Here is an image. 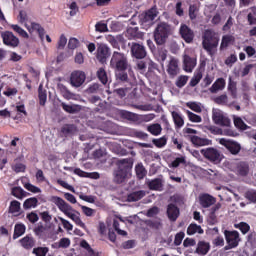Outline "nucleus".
Wrapping results in <instances>:
<instances>
[{
	"label": "nucleus",
	"mask_w": 256,
	"mask_h": 256,
	"mask_svg": "<svg viewBox=\"0 0 256 256\" xmlns=\"http://www.w3.org/2000/svg\"><path fill=\"white\" fill-rule=\"evenodd\" d=\"M110 66L115 71L117 81L129 83V75L127 74L129 61L127 60V56L121 52L115 51L110 60Z\"/></svg>",
	"instance_id": "obj_1"
},
{
	"label": "nucleus",
	"mask_w": 256,
	"mask_h": 256,
	"mask_svg": "<svg viewBox=\"0 0 256 256\" xmlns=\"http://www.w3.org/2000/svg\"><path fill=\"white\" fill-rule=\"evenodd\" d=\"M219 34L213 29H206L202 35V47L204 51L213 57L217 53V47H219Z\"/></svg>",
	"instance_id": "obj_2"
},
{
	"label": "nucleus",
	"mask_w": 256,
	"mask_h": 256,
	"mask_svg": "<svg viewBox=\"0 0 256 256\" xmlns=\"http://www.w3.org/2000/svg\"><path fill=\"white\" fill-rule=\"evenodd\" d=\"M51 202L55 203L58 209L66 215V217H69L78 227H81L82 229H87V226L83 223L81 220V217L77 216V214H74L73 212V207L71 205L67 204L63 198L59 196H52L51 197Z\"/></svg>",
	"instance_id": "obj_3"
},
{
	"label": "nucleus",
	"mask_w": 256,
	"mask_h": 256,
	"mask_svg": "<svg viewBox=\"0 0 256 256\" xmlns=\"http://www.w3.org/2000/svg\"><path fill=\"white\" fill-rule=\"evenodd\" d=\"M175 33V28L167 22H160L157 24L153 32V37L156 45H165L167 39Z\"/></svg>",
	"instance_id": "obj_4"
},
{
	"label": "nucleus",
	"mask_w": 256,
	"mask_h": 256,
	"mask_svg": "<svg viewBox=\"0 0 256 256\" xmlns=\"http://www.w3.org/2000/svg\"><path fill=\"white\" fill-rule=\"evenodd\" d=\"M118 169L114 172V183L121 185L125 183L127 175L133 169V158H124L117 161Z\"/></svg>",
	"instance_id": "obj_5"
},
{
	"label": "nucleus",
	"mask_w": 256,
	"mask_h": 256,
	"mask_svg": "<svg viewBox=\"0 0 256 256\" xmlns=\"http://www.w3.org/2000/svg\"><path fill=\"white\" fill-rule=\"evenodd\" d=\"M157 15H159V11H157L156 6L148 9L147 11L139 15L140 24L142 25V27H151Z\"/></svg>",
	"instance_id": "obj_6"
},
{
	"label": "nucleus",
	"mask_w": 256,
	"mask_h": 256,
	"mask_svg": "<svg viewBox=\"0 0 256 256\" xmlns=\"http://www.w3.org/2000/svg\"><path fill=\"white\" fill-rule=\"evenodd\" d=\"M224 237L227 245L224 247L225 251H229L230 249H235V247L239 246V232L237 230H225Z\"/></svg>",
	"instance_id": "obj_7"
},
{
	"label": "nucleus",
	"mask_w": 256,
	"mask_h": 256,
	"mask_svg": "<svg viewBox=\"0 0 256 256\" xmlns=\"http://www.w3.org/2000/svg\"><path fill=\"white\" fill-rule=\"evenodd\" d=\"M201 153L205 157V159H207L211 163H215L216 165L221 163V161H223L221 152L216 148L210 147V148L202 149Z\"/></svg>",
	"instance_id": "obj_8"
},
{
	"label": "nucleus",
	"mask_w": 256,
	"mask_h": 256,
	"mask_svg": "<svg viewBox=\"0 0 256 256\" xmlns=\"http://www.w3.org/2000/svg\"><path fill=\"white\" fill-rule=\"evenodd\" d=\"M1 37H2L3 43L6 45V47H11L12 49L19 47L20 41L17 38V36H15V34H13V32H11V31L1 32Z\"/></svg>",
	"instance_id": "obj_9"
},
{
	"label": "nucleus",
	"mask_w": 256,
	"mask_h": 256,
	"mask_svg": "<svg viewBox=\"0 0 256 256\" xmlns=\"http://www.w3.org/2000/svg\"><path fill=\"white\" fill-rule=\"evenodd\" d=\"M87 79V75L85 72L81 70H75L70 74V85L75 87L76 89L81 87L85 80Z\"/></svg>",
	"instance_id": "obj_10"
},
{
	"label": "nucleus",
	"mask_w": 256,
	"mask_h": 256,
	"mask_svg": "<svg viewBox=\"0 0 256 256\" xmlns=\"http://www.w3.org/2000/svg\"><path fill=\"white\" fill-rule=\"evenodd\" d=\"M219 143L220 145H223V147H226L227 151H229L231 155H239V153H241V144L238 142L221 138Z\"/></svg>",
	"instance_id": "obj_11"
},
{
	"label": "nucleus",
	"mask_w": 256,
	"mask_h": 256,
	"mask_svg": "<svg viewBox=\"0 0 256 256\" xmlns=\"http://www.w3.org/2000/svg\"><path fill=\"white\" fill-rule=\"evenodd\" d=\"M212 120L215 125H219V127H231V119L227 117L221 111H215L212 113Z\"/></svg>",
	"instance_id": "obj_12"
},
{
	"label": "nucleus",
	"mask_w": 256,
	"mask_h": 256,
	"mask_svg": "<svg viewBox=\"0 0 256 256\" xmlns=\"http://www.w3.org/2000/svg\"><path fill=\"white\" fill-rule=\"evenodd\" d=\"M130 51L132 57L135 59H145L147 57V50H145V46H143V44L133 42Z\"/></svg>",
	"instance_id": "obj_13"
},
{
	"label": "nucleus",
	"mask_w": 256,
	"mask_h": 256,
	"mask_svg": "<svg viewBox=\"0 0 256 256\" xmlns=\"http://www.w3.org/2000/svg\"><path fill=\"white\" fill-rule=\"evenodd\" d=\"M111 57V49L105 44H100L97 48L96 59L99 63H107V59Z\"/></svg>",
	"instance_id": "obj_14"
},
{
	"label": "nucleus",
	"mask_w": 256,
	"mask_h": 256,
	"mask_svg": "<svg viewBox=\"0 0 256 256\" xmlns=\"http://www.w3.org/2000/svg\"><path fill=\"white\" fill-rule=\"evenodd\" d=\"M179 33L185 43H191L195 39V32L187 24H181Z\"/></svg>",
	"instance_id": "obj_15"
},
{
	"label": "nucleus",
	"mask_w": 256,
	"mask_h": 256,
	"mask_svg": "<svg viewBox=\"0 0 256 256\" xmlns=\"http://www.w3.org/2000/svg\"><path fill=\"white\" fill-rule=\"evenodd\" d=\"M166 213L169 221L175 222L179 219V207L173 203L168 204Z\"/></svg>",
	"instance_id": "obj_16"
},
{
	"label": "nucleus",
	"mask_w": 256,
	"mask_h": 256,
	"mask_svg": "<svg viewBox=\"0 0 256 256\" xmlns=\"http://www.w3.org/2000/svg\"><path fill=\"white\" fill-rule=\"evenodd\" d=\"M200 205L204 209L211 207L217 203V198L211 196L210 194H203L199 197Z\"/></svg>",
	"instance_id": "obj_17"
},
{
	"label": "nucleus",
	"mask_w": 256,
	"mask_h": 256,
	"mask_svg": "<svg viewBox=\"0 0 256 256\" xmlns=\"http://www.w3.org/2000/svg\"><path fill=\"white\" fill-rule=\"evenodd\" d=\"M167 73L170 77H177L179 75V60L171 58L167 66Z\"/></svg>",
	"instance_id": "obj_18"
},
{
	"label": "nucleus",
	"mask_w": 256,
	"mask_h": 256,
	"mask_svg": "<svg viewBox=\"0 0 256 256\" xmlns=\"http://www.w3.org/2000/svg\"><path fill=\"white\" fill-rule=\"evenodd\" d=\"M125 37L130 41L133 39H143V33L139 31V27H129L125 32Z\"/></svg>",
	"instance_id": "obj_19"
},
{
	"label": "nucleus",
	"mask_w": 256,
	"mask_h": 256,
	"mask_svg": "<svg viewBox=\"0 0 256 256\" xmlns=\"http://www.w3.org/2000/svg\"><path fill=\"white\" fill-rule=\"evenodd\" d=\"M183 63L186 73H193V69L197 65V59L191 58L189 55H184Z\"/></svg>",
	"instance_id": "obj_20"
},
{
	"label": "nucleus",
	"mask_w": 256,
	"mask_h": 256,
	"mask_svg": "<svg viewBox=\"0 0 256 256\" xmlns=\"http://www.w3.org/2000/svg\"><path fill=\"white\" fill-rule=\"evenodd\" d=\"M249 163L245 161L238 162L236 164V173L240 175V177H247L249 175Z\"/></svg>",
	"instance_id": "obj_21"
},
{
	"label": "nucleus",
	"mask_w": 256,
	"mask_h": 256,
	"mask_svg": "<svg viewBox=\"0 0 256 256\" xmlns=\"http://www.w3.org/2000/svg\"><path fill=\"white\" fill-rule=\"evenodd\" d=\"M190 141L192 144H194L195 147H205L207 145H211L212 143L210 139L202 138L195 135L190 136Z\"/></svg>",
	"instance_id": "obj_22"
},
{
	"label": "nucleus",
	"mask_w": 256,
	"mask_h": 256,
	"mask_svg": "<svg viewBox=\"0 0 256 256\" xmlns=\"http://www.w3.org/2000/svg\"><path fill=\"white\" fill-rule=\"evenodd\" d=\"M35 238L33 236L26 235L22 239H20V244L23 247V249H26V251H31L33 247H35Z\"/></svg>",
	"instance_id": "obj_23"
},
{
	"label": "nucleus",
	"mask_w": 256,
	"mask_h": 256,
	"mask_svg": "<svg viewBox=\"0 0 256 256\" xmlns=\"http://www.w3.org/2000/svg\"><path fill=\"white\" fill-rule=\"evenodd\" d=\"M219 209H221V203H217L215 204L211 209H210V213L208 215L207 221H208V225H215V223H217V211H219Z\"/></svg>",
	"instance_id": "obj_24"
},
{
	"label": "nucleus",
	"mask_w": 256,
	"mask_h": 256,
	"mask_svg": "<svg viewBox=\"0 0 256 256\" xmlns=\"http://www.w3.org/2000/svg\"><path fill=\"white\" fill-rule=\"evenodd\" d=\"M225 85H227V82L224 80V78H218L209 88V91L210 93H217L218 91H223V89H225Z\"/></svg>",
	"instance_id": "obj_25"
},
{
	"label": "nucleus",
	"mask_w": 256,
	"mask_h": 256,
	"mask_svg": "<svg viewBox=\"0 0 256 256\" xmlns=\"http://www.w3.org/2000/svg\"><path fill=\"white\" fill-rule=\"evenodd\" d=\"M171 116L176 129H181L183 125H185V120L183 119V115L177 111H172Z\"/></svg>",
	"instance_id": "obj_26"
},
{
	"label": "nucleus",
	"mask_w": 256,
	"mask_h": 256,
	"mask_svg": "<svg viewBox=\"0 0 256 256\" xmlns=\"http://www.w3.org/2000/svg\"><path fill=\"white\" fill-rule=\"evenodd\" d=\"M211 249L209 242L199 241L196 248V253L198 255H207Z\"/></svg>",
	"instance_id": "obj_27"
},
{
	"label": "nucleus",
	"mask_w": 256,
	"mask_h": 256,
	"mask_svg": "<svg viewBox=\"0 0 256 256\" xmlns=\"http://www.w3.org/2000/svg\"><path fill=\"white\" fill-rule=\"evenodd\" d=\"M145 195V190L135 191L127 196V201H129V203H135L136 201H141Z\"/></svg>",
	"instance_id": "obj_28"
},
{
	"label": "nucleus",
	"mask_w": 256,
	"mask_h": 256,
	"mask_svg": "<svg viewBox=\"0 0 256 256\" xmlns=\"http://www.w3.org/2000/svg\"><path fill=\"white\" fill-rule=\"evenodd\" d=\"M144 225H146V227H149L150 229H154L155 231H159V229L163 227V223L161 222L160 218L145 220Z\"/></svg>",
	"instance_id": "obj_29"
},
{
	"label": "nucleus",
	"mask_w": 256,
	"mask_h": 256,
	"mask_svg": "<svg viewBox=\"0 0 256 256\" xmlns=\"http://www.w3.org/2000/svg\"><path fill=\"white\" fill-rule=\"evenodd\" d=\"M58 90L60 91L62 97H64V99H66L67 101L73 99V97H75V95L73 94V92H71L69 90V88H67V86H65L64 84L59 83L57 85Z\"/></svg>",
	"instance_id": "obj_30"
},
{
	"label": "nucleus",
	"mask_w": 256,
	"mask_h": 256,
	"mask_svg": "<svg viewBox=\"0 0 256 256\" xmlns=\"http://www.w3.org/2000/svg\"><path fill=\"white\" fill-rule=\"evenodd\" d=\"M61 107L63 111H65L66 113H69L70 115H75V113H79V111H81V106L75 105V104L69 105V104H66L65 102H62Z\"/></svg>",
	"instance_id": "obj_31"
},
{
	"label": "nucleus",
	"mask_w": 256,
	"mask_h": 256,
	"mask_svg": "<svg viewBox=\"0 0 256 256\" xmlns=\"http://www.w3.org/2000/svg\"><path fill=\"white\" fill-rule=\"evenodd\" d=\"M39 205V200L37 197H31L24 201L23 203V209L25 211H29V209H35Z\"/></svg>",
	"instance_id": "obj_32"
},
{
	"label": "nucleus",
	"mask_w": 256,
	"mask_h": 256,
	"mask_svg": "<svg viewBox=\"0 0 256 256\" xmlns=\"http://www.w3.org/2000/svg\"><path fill=\"white\" fill-rule=\"evenodd\" d=\"M147 131L154 137H159V135L163 131V127H161V124L159 123H154L147 126Z\"/></svg>",
	"instance_id": "obj_33"
},
{
	"label": "nucleus",
	"mask_w": 256,
	"mask_h": 256,
	"mask_svg": "<svg viewBox=\"0 0 256 256\" xmlns=\"http://www.w3.org/2000/svg\"><path fill=\"white\" fill-rule=\"evenodd\" d=\"M11 195H13V197H16V199H23V198L27 197V195H29V193H27L25 190H23V188H21L19 186H15L11 189Z\"/></svg>",
	"instance_id": "obj_34"
},
{
	"label": "nucleus",
	"mask_w": 256,
	"mask_h": 256,
	"mask_svg": "<svg viewBox=\"0 0 256 256\" xmlns=\"http://www.w3.org/2000/svg\"><path fill=\"white\" fill-rule=\"evenodd\" d=\"M38 99H39V105H41L42 107H45V103H47V90L43 89V84L39 85Z\"/></svg>",
	"instance_id": "obj_35"
},
{
	"label": "nucleus",
	"mask_w": 256,
	"mask_h": 256,
	"mask_svg": "<svg viewBox=\"0 0 256 256\" xmlns=\"http://www.w3.org/2000/svg\"><path fill=\"white\" fill-rule=\"evenodd\" d=\"M28 31L29 33H31V31H37L40 39H43L45 37V28H43L41 24L37 22H32L31 29H28Z\"/></svg>",
	"instance_id": "obj_36"
},
{
	"label": "nucleus",
	"mask_w": 256,
	"mask_h": 256,
	"mask_svg": "<svg viewBox=\"0 0 256 256\" xmlns=\"http://www.w3.org/2000/svg\"><path fill=\"white\" fill-rule=\"evenodd\" d=\"M195 233H199V235H203L205 231L201 226L197 225L196 223H192L187 228V235H195Z\"/></svg>",
	"instance_id": "obj_37"
},
{
	"label": "nucleus",
	"mask_w": 256,
	"mask_h": 256,
	"mask_svg": "<svg viewBox=\"0 0 256 256\" xmlns=\"http://www.w3.org/2000/svg\"><path fill=\"white\" fill-rule=\"evenodd\" d=\"M231 43H235V36L233 35H224L222 36L220 49H227Z\"/></svg>",
	"instance_id": "obj_38"
},
{
	"label": "nucleus",
	"mask_w": 256,
	"mask_h": 256,
	"mask_svg": "<svg viewBox=\"0 0 256 256\" xmlns=\"http://www.w3.org/2000/svg\"><path fill=\"white\" fill-rule=\"evenodd\" d=\"M26 229L25 224H16L14 227L13 239H19V237L25 235Z\"/></svg>",
	"instance_id": "obj_39"
},
{
	"label": "nucleus",
	"mask_w": 256,
	"mask_h": 256,
	"mask_svg": "<svg viewBox=\"0 0 256 256\" xmlns=\"http://www.w3.org/2000/svg\"><path fill=\"white\" fill-rule=\"evenodd\" d=\"M96 75L102 85H107V83H109V77L107 76V71H105L104 68H99Z\"/></svg>",
	"instance_id": "obj_40"
},
{
	"label": "nucleus",
	"mask_w": 256,
	"mask_h": 256,
	"mask_svg": "<svg viewBox=\"0 0 256 256\" xmlns=\"http://www.w3.org/2000/svg\"><path fill=\"white\" fill-rule=\"evenodd\" d=\"M136 177L139 179H145L147 177V169L143 166V163H139L135 166Z\"/></svg>",
	"instance_id": "obj_41"
},
{
	"label": "nucleus",
	"mask_w": 256,
	"mask_h": 256,
	"mask_svg": "<svg viewBox=\"0 0 256 256\" xmlns=\"http://www.w3.org/2000/svg\"><path fill=\"white\" fill-rule=\"evenodd\" d=\"M148 187L151 191H159L163 187V182L159 178H155L148 183Z\"/></svg>",
	"instance_id": "obj_42"
},
{
	"label": "nucleus",
	"mask_w": 256,
	"mask_h": 256,
	"mask_svg": "<svg viewBox=\"0 0 256 256\" xmlns=\"http://www.w3.org/2000/svg\"><path fill=\"white\" fill-rule=\"evenodd\" d=\"M75 131H77V127H75V125H73V124H65L61 128V133H63L65 137H67L69 135H73L75 133Z\"/></svg>",
	"instance_id": "obj_43"
},
{
	"label": "nucleus",
	"mask_w": 256,
	"mask_h": 256,
	"mask_svg": "<svg viewBox=\"0 0 256 256\" xmlns=\"http://www.w3.org/2000/svg\"><path fill=\"white\" fill-rule=\"evenodd\" d=\"M119 115L122 119H127V121H135L137 119V114L127 110H120Z\"/></svg>",
	"instance_id": "obj_44"
},
{
	"label": "nucleus",
	"mask_w": 256,
	"mask_h": 256,
	"mask_svg": "<svg viewBox=\"0 0 256 256\" xmlns=\"http://www.w3.org/2000/svg\"><path fill=\"white\" fill-rule=\"evenodd\" d=\"M19 211H21V202L17 200H12L8 208V213L15 214L19 213Z\"/></svg>",
	"instance_id": "obj_45"
},
{
	"label": "nucleus",
	"mask_w": 256,
	"mask_h": 256,
	"mask_svg": "<svg viewBox=\"0 0 256 256\" xmlns=\"http://www.w3.org/2000/svg\"><path fill=\"white\" fill-rule=\"evenodd\" d=\"M11 29H13V31H15V33H18V35L20 37H23V39H29V34L27 33V31H25L23 28H21V26H19L17 24H13V25H11Z\"/></svg>",
	"instance_id": "obj_46"
},
{
	"label": "nucleus",
	"mask_w": 256,
	"mask_h": 256,
	"mask_svg": "<svg viewBox=\"0 0 256 256\" xmlns=\"http://www.w3.org/2000/svg\"><path fill=\"white\" fill-rule=\"evenodd\" d=\"M234 125L236 129H240V131H247V129L249 128V126L245 124L241 117H234Z\"/></svg>",
	"instance_id": "obj_47"
},
{
	"label": "nucleus",
	"mask_w": 256,
	"mask_h": 256,
	"mask_svg": "<svg viewBox=\"0 0 256 256\" xmlns=\"http://www.w3.org/2000/svg\"><path fill=\"white\" fill-rule=\"evenodd\" d=\"M152 143L158 149H162V147H165V145H167V136H162L161 138H154L152 140Z\"/></svg>",
	"instance_id": "obj_48"
},
{
	"label": "nucleus",
	"mask_w": 256,
	"mask_h": 256,
	"mask_svg": "<svg viewBox=\"0 0 256 256\" xmlns=\"http://www.w3.org/2000/svg\"><path fill=\"white\" fill-rule=\"evenodd\" d=\"M234 227L239 229L243 235H247L251 229V226L247 222H240L239 224H235Z\"/></svg>",
	"instance_id": "obj_49"
},
{
	"label": "nucleus",
	"mask_w": 256,
	"mask_h": 256,
	"mask_svg": "<svg viewBox=\"0 0 256 256\" xmlns=\"http://www.w3.org/2000/svg\"><path fill=\"white\" fill-rule=\"evenodd\" d=\"M247 21L249 25H256V7H251L250 12L247 15Z\"/></svg>",
	"instance_id": "obj_50"
},
{
	"label": "nucleus",
	"mask_w": 256,
	"mask_h": 256,
	"mask_svg": "<svg viewBox=\"0 0 256 256\" xmlns=\"http://www.w3.org/2000/svg\"><path fill=\"white\" fill-rule=\"evenodd\" d=\"M45 231H47V227H45L43 222H39L37 226L34 228V233L37 237H43Z\"/></svg>",
	"instance_id": "obj_51"
},
{
	"label": "nucleus",
	"mask_w": 256,
	"mask_h": 256,
	"mask_svg": "<svg viewBox=\"0 0 256 256\" xmlns=\"http://www.w3.org/2000/svg\"><path fill=\"white\" fill-rule=\"evenodd\" d=\"M33 255L35 256H47V253H49L48 247H36L32 250Z\"/></svg>",
	"instance_id": "obj_52"
},
{
	"label": "nucleus",
	"mask_w": 256,
	"mask_h": 256,
	"mask_svg": "<svg viewBox=\"0 0 256 256\" xmlns=\"http://www.w3.org/2000/svg\"><path fill=\"white\" fill-rule=\"evenodd\" d=\"M187 81H189V76H179L176 80V87H178V89H182V87H185L187 85Z\"/></svg>",
	"instance_id": "obj_53"
},
{
	"label": "nucleus",
	"mask_w": 256,
	"mask_h": 256,
	"mask_svg": "<svg viewBox=\"0 0 256 256\" xmlns=\"http://www.w3.org/2000/svg\"><path fill=\"white\" fill-rule=\"evenodd\" d=\"M201 79H203V74L201 72H198L190 80V82H189L190 87H197V85H199V82L201 81Z\"/></svg>",
	"instance_id": "obj_54"
},
{
	"label": "nucleus",
	"mask_w": 256,
	"mask_h": 256,
	"mask_svg": "<svg viewBox=\"0 0 256 256\" xmlns=\"http://www.w3.org/2000/svg\"><path fill=\"white\" fill-rule=\"evenodd\" d=\"M245 199L250 201V203H256V190H248L244 194Z\"/></svg>",
	"instance_id": "obj_55"
},
{
	"label": "nucleus",
	"mask_w": 256,
	"mask_h": 256,
	"mask_svg": "<svg viewBox=\"0 0 256 256\" xmlns=\"http://www.w3.org/2000/svg\"><path fill=\"white\" fill-rule=\"evenodd\" d=\"M228 101H229V97H227L226 94H222L220 96H217L214 99V102L216 103V105H227Z\"/></svg>",
	"instance_id": "obj_56"
},
{
	"label": "nucleus",
	"mask_w": 256,
	"mask_h": 256,
	"mask_svg": "<svg viewBox=\"0 0 256 256\" xmlns=\"http://www.w3.org/2000/svg\"><path fill=\"white\" fill-rule=\"evenodd\" d=\"M187 115H188L189 121H191L192 123H201V121H203L201 116H199L189 110L187 111Z\"/></svg>",
	"instance_id": "obj_57"
},
{
	"label": "nucleus",
	"mask_w": 256,
	"mask_h": 256,
	"mask_svg": "<svg viewBox=\"0 0 256 256\" xmlns=\"http://www.w3.org/2000/svg\"><path fill=\"white\" fill-rule=\"evenodd\" d=\"M27 169V166L23 163H16L12 165V170H14L15 173H25Z\"/></svg>",
	"instance_id": "obj_58"
},
{
	"label": "nucleus",
	"mask_w": 256,
	"mask_h": 256,
	"mask_svg": "<svg viewBox=\"0 0 256 256\" xmlns=\"http://www.w3.org/2000/svg\"><path fill=\"white\" fill-rule=\"evenodd\" d=\"M24 188H26L27 191H30V193H41V188L29 182L24 184Z\"/></svg>",
	"instance_id": "obj_59"
},
{
	"label": "nucleus",
	"mask_w": 256,
	"mask_h": 256,
	"mask_svg": "<svg viewBox=\"0 0 256 256\" xmlns=\"http://www.w3.org/2000/svg\"><path fill=\"white\" fill-rule=\"evenodd\" d=\"M183 239H185V232L177 233L174 238V245L176 247H179V245H181V243H183Z\"/></svg>",
	"instance_id": "obj_60"
},
{
	"label": "nucleus",
	"mask_w": 256,
	"mask_h": 256,
	"mask_svg": "<svg viewBox=\"0 0 256 256\" xmlns=\"http://www.w3.org/2000/svg\"><path fill=\"white\" fill-rule=\"evenodd\" d=\"M95 29L98 31V33H107V31H109L107 24L103 22L96 23Z\"/></svg>",
	"instance_id": "obj_61"
},
{
	"label": "nucleus",
	"mask_w": 256,
	"mask_h": 256,
	"mask_svg": "<svg viewBox=\"0 0 256 256\" xmlns=\"http://www.w3.org/2000/svg\"><path fill=\"white\" fill-rule=\"evenodd\" d=\"M207 131H210L212 135H223V129L217 126H206Z\"/></svg>",
	"instance_id": "obj_62"
},
{
	"label": "nucleus",
	"mask_w": 256,
	"mask_h": 256,
	"mask_svg": "<svg viewBox=\"0 0 256 256\" xmlns=\"http://www.w3.org/2000/svg\"><path fill=\"white\" fill-rule=\"evenodd\" d=\"M113 228L118 233V235H122L123 237H125V235H127V231L121 230L119 228V220L118 219L113 220Z\"/></svg>",
	"instance_id": "obj_63"
},
{
	"label": "nucleus",
	"mask_w": 256,
	"mask_h": 256,
	"mask_svg": "<svg viewBox=\"0 0 256 256\" xmlns=\"http://www.w3.org/2000/svg\"><path fill=\"white\" fill-rule=\"evenodd\" d=\"M71 245V240L69 238H62L58 242L59 249H67Z\"/></svg>",
	"instance_id": "obj_64"
}]
</instances>
